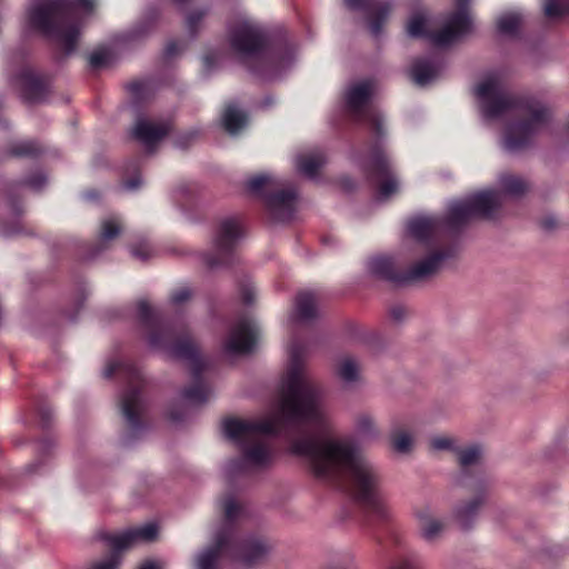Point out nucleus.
<instances>
[{"label":"nucleus","mask_w":569,"mask_h":569,"mask_svg":"<svg viewBox=\"0 0 569 569\" xmlns=\"http://www.w3.org/2000/svg\"><path fill=\"white\" fill-rule=\"evenodd\" d=\"M306 352L303 342L298 339L290 342L286 389L278 415L258 421L227 417L222 421L224 436L241 447L250 466L264 467L271 462L272 455L256 437L295 431L297 436L290 440V451L305 459L317 480L348 490L362 509L366 521L377 523L397 545V531L379 491L380 476L352 439L335 436L331 420L318 403L320 390L305 371Z\"/></svg>","instance_id":"nucleus-1"},{"label":"nucleus","mask_w":569,"mask_h":569,"mask_svg":"<svg viewBox=\"0 0 569 569\" xmlns=\"http://www.w3.org/2000/svg\"><path fill=\"white\" fill-rule=\"evenodd\" d=\"M137 311L151 348L167 351L174 358L188 361L192 382L182 389V398L194 405L207 402L210 396V389L203 380L207 362L200 356L190 329L184 325L174 326L166 321L162 315L156 312L144 300L138 302Z\"/></svg>","instance_id":"nucleus-2"},{"label":"nucleus","mask_w":569,"mask_h":569,"mask_svg":"<svg viewBox=\"0 0 569 569\" xmlns=\"http://www.w3.org/2000/svg\"><path fill=\"white\" fill-rule=\"evenodd\" d=\"M370 98L371 84L363 81L348 90L346 106L349 113L368 130L365 153L359 154V162L367 181L376 189L378 198L383 200L397 192L398 180L383 147L386 130L382 117L368 107Z\"/></svg>","instance_id":"nucleus-3"},{"label":"nucleus","mask_w":569,"mask_h":569,"mask_svg":"<svg viewBox=\"0 0 569 569\" xmlns=\"http://www.w3.org/2000/svg\"><path fill=\"white\" fill-rule=\"evenodd\" d=\"M476 94L482 101L483 114L488 119H497L510 110H517L522 116L505 128L503 146L510 152L528 148L535 136L550 121V109L540 100L531 96L506 93L496 78L480 82Z\"/></svg>","instance_id":"nucleus-4"},{"label":"nucleus","mask_w":569,"mask_h":569,"mask_svg":"<svg viewBox=\"0 0 569 569\" xmlns=\"http://www.w3.org/2000/svg\"><path fill=\"white\" fill-rule=\"evenodd\" d=\"M223 522L214 543L197 558V569H216L221 556L244 566H253L264 559L270 550L268 541L258 535H243L239 526L248 517L246 507L232 495L219 499Z\"/></svg>","instance_id":"nucleus-5"},{"label":"nucleus","mask_w":569,"mask_h":569,"mask_svg":"<svg viewBox=\"0 0 569 569\" xmlns=\"http://www.w3.org/2000/svg\"><path fill=\"white\" fill-rule=\"evenodd\" d=\"M229 44L251 73L271 78L291 60L293 47L287 34L272 37L257 23L243 21L228 32Z\"/></svg>","instance_id":"nucleus-6"},{"label":"nucleus","mask_w":569,"mask_h":569,"mask_svg":"<svg viewBox=\"0 0 569 569\" xmlns=\"http://www.w3.org/2000/svg\"><path fill=\"white\" fill-rule=\"evenodd\" d=\"M496 198L492 191L477 192L451 203L445 217L413 218L407 224L408 233L427 247L436 246L443 232L457 237L472 219L491 218L499 204Z\"/></svg>","instance_id":"nucleus-7"},{"label":"nucleus","mask_w":569,"mask_h":569,"mask_svg":"<svg viewBox=\"0 0 569 569\" xmlns=\"http://www.w3.org/2000/svg\"><path fill=\"white\" fill-rule=\"evenodd\" d=\"M78 9L91 12L94 0H46L28 10V22L33 30L57 41L64 54H70L80 34Z\"/></svg>","instance_id":"nucleus-8"},{"label":"nucleus","mask_w":569,"mask_h":569,"mask_svg":"<svg viewBox=\"0 0 569 569\" xmlns=\"http://www.w3.org/2000/svg\"><path fill=\"white\" fill-rule=\"evenodd\" d=\"M118 376L126 385L120 398V410L127 422L129 440L137 439L144 430V390L147 381L138 366L131 361H110L103 377L109 379Z\"/></svg>","instance_id":"nucleus-9"},{"label":"nucleus","mask_w":569,"mask_h":569,"mask_svg":"<svg viewBox=\"0 0 569 569\" xmlns=\"http://www.w3.org/2000/svg\"><path fill=\"white\" fill-rule=\"evenodd\" d=\"M458 250L459 247L456 242L446 244L407 270L398 269L391 258L379 256L369 260L368 268L371 274L381 280L396 286L411 284L432 278L439 272L446 260L457 256Z\"/></svg>","instance_id":"nucleus-10"},{"label":"nucleus","mask_w":569,"mask_h":569,"mask_svg":"<svg viewBox=\"0 0 569 569\" xmlns=\"http://www.w3.org/2000/svg\"><path fill=\"white\" fill-rule=\"evenodd\" d=\"M458 462L461 468V476L459 482L462 487L472 489L477 496L461 506L456 511L458 522L463 529H469L478 515L480 506L485 501V492L487 488V480L485 475L479 470V460L481 457V449L479 446H470L461 449L458 446Z\"/></svg>","instance_id":"nucleus-11"},{"label":"nucleus","mask_w":569,"mask_h":569,"mask_svg":"<svg viewBox=\"0 0 569 569\" xmlns=\"http://www.w3.org/2000/svg\"><path fill=\"white\" fill-rule=\"evenodd\" d=\"M282 184V181L264 173L251 177L246 183L247 191L261 198L270 218L278 222H286L292 219L297 199L295 190H276Z\"/></svg>","instance_id":"nucleus-12"},{"label":"nucleus","mask_w":569,"mask_h":569,"mask_svg":"<svg viewBox=\"0 0 569 569\" xmlns=\"http://www.w3.org/2000/svg\"><path fill=\"white\" fill-rule=\"evenodd\" d=\"M243 236V227L238 218L229 217L219 221L212 249L203 254L209 268L227 267L238 261V242Z\"/></svg>","instance_id":"nucleus-13"},{"label":"nucleus","mask_w":569,"mask_h":569,"mask_svg":"<svg viewBox=\"0 0 569 569\" xmlns=\"http://www.w3.org/2000/svg\"><path fill=\"white\" fill-rule=\"evenodd\" d=\"M12 59L20 64L19 71L12 76V80L19 87L23 100L29 103L44 100L50 91V77L36 73L26 63V53L23 51L16 53Z\"/></svg>","instance_id":"nucleus-14"},{"label":"nucleus","mask_w":569,"mask_h":569,"mask_svg":"<svg viewBox=\"0 0 569 569\" xmlns=\"http://www.w3.org/2000/svg\"><path fill=\"white\" fill-rule=\"evenodd\" d=\"M257 336L258 331L252 320L247 316H241L231 328L223 343V350L228 355L250 353L256 346Z\"/></svg>","instance_id":"nucleus-15"},{"label":"nucleus","mask_w":569,"mask_h":569,"mask_svg":"<svg viewBox=\"0 0 569 569\" xmlns=\"http://www.w3.org/2000/svg\"><path fill=\"white\" fill-rule=\"evenodd\" d=\"M345 4L350 10H361L366 13L369 30L375 37L381 33L392 9L389 0H345Z\"/></svg>","instance_id":"nucleus-16"},{"label":"nucleus","mask_w":569,"mask_h":569,"mask_svg":"<svg viewBox=\"0 0 569 569\" xmlns=\"http://www.w3.org/2000/svg\"><path fill=\"white\" fill-rule=\"evenodd\" d=\"M470 0H455L457 10L450 13L446 24L436 34V40L442 43H452L459 37L469 32L471 20L468 13Z\"/></svg>","instance_id":"nucleus-17"},{"label":"nucleus","mask_w":569,"mask_h":569,"mask_svg":"<svg viewBox=\"0 0 569 569\" xmlns=\"http://www.w3.org/2000/svg\"><path fill=\"white\" fill-rule=\"evenodd\" d=\"M158 527L156 523H147L141 527L127 530L118 536L102 533L101 539L116 549H128L138 541L151 542L156 540Z\"/></svg>","instance_id":"nucleus-18"},{"label":"nucleus","mask_w":569,"mask_h":569,"mask_svg":"<svg viewBox=\"0 0 569 569\" xmlns=\"http://www.w3.org/2000/svg\"><path fill=\"white\" fill-rule=\"evenodd\" d=\"M442 69V59L439 54L419 57L412 61L410 73L413 82L426 86L438 77Z\"/></svg>","instance_id":"nucleus-19"},{"label":"nucleus","mask_w":569,"mask_h":569,"mask_svg":"<svg viewBox=\"0 0 569 569\" xmlns=\"http://www.w3.org/2000/svg\"><path fill=\"white\" fill-rule=\"evenodd\" d=\"M498 182H499L500 191H497V190H491V191L496 193V197H497L496 199L499 204H497V208L492 212V217L483 218L485 220L495 219L497 211L502 206L501 193H503L506 196L518 198V197H522L523 194H526L530 189V184L526 179L521 178L520 176L509 173V172L501 173L499 176ZM487 191L488 190H485L483 192H487Z\"/></svg>","instance_id":"nucleus-20"},{"label":"nucleus","mask_w":569,"mask_h":569,"mask_svg":"<svg viewBox=\"0 0 569 569\" xmlns=\"http://www.w3.org/2000/svg\"><path fill=\"white\" fill-rule=\"evenodd\" d=\"M170 132V126L167 123L154 124L147 120H138L132 136L146 147L152 148L161 139H163Z\"/></svg>","instance_id":"nucleus-21"},{"label":"nucleus","mask_w":569,"mask_h":569,"mask_svg":"<svg viewBox=\"0 0 569 569\" xmlns=\"http://www.w3.org/2000/svg\"><path fill=\"white\" fill-rule=\"evenodd\" d=\"M122 230L121 223L116 218H109L101 222L99 241L89 246V253L86 259H91L103 251L107 246L106 242L116 239Z\"/></svg>","instance_id":"nucleus-22"},{"label":"nucleus","mask_w":569,"mask_h":569,"mask_svg":"<svg viewBox=\"0 0 569 569\" xmlns=\"http://www.w3.org/2000/svg\"><path fill=\"white\" fill-rule=\"evenodd\" d=\"M317 312V296L311 291H301L296 296L295 301V318L299 322H308L316 319Z\"/></svg>","instance_id":"nucleus-23"},{"label":"nucleus","mask_w":569,"mask_h":569,"mask_svg":"<svg viewBox=\"0 0 569 569\" xmlns=\"http://www.w3.org/2000/svg\"><path fill=\"white\" fill-rule=\"evenodd\" d=\"M419 528L422 538L426 541L436 540L442 532L445 525L439 519H435L429 507L421 508L417 511Z\"/></svg>","instance_id":"nucleus-24"},{"label":"nucleus","mask_w":569,"mask_h":569,"mask_svg":"<svg viewBox=\"0 0 569 569\" xmlns=\"http://www.w3.org/2000/svg\"><path fill=\"white\" fill-rule=\"evenodd\" d=\"M46 181H47L46 177L41 172L37 171V172L30 174L23 181L13 182L9 186V188L7 190V196H8L9 203H10L12 210L14 211V213L19 214L22 212L21 202L16 197V190L21 184L27 186L33 190H40L46 184Z\"/></svg>","instance_id":"nucleus-25"},{"label":"nucleus","mask_w":569,"mask_h":569,"mask_svg":"<svg viewBox=\"0 0 569 569\" xmlns=\"http://www.w3.org/2000/svg\"><path fill=\"white\" fill-rule=\"evenodd\" d=\"M247 123L244 112L238 110L233 103H228L222 113V124L230 134L238 133Z\"/></svg>","instance_id":"nucleus-26"},{"label":"nucleus","mask_w":569,"mask_h":569,"mask_svg":"<svg viewBox=\"0 0 569 569\" xmlns=\"http://www.w3.org/2000/svg\"><path fill=\"white\" fill-rule=\"evenodd\" d=\"M407 31L410 37L426 38V39L430 40L437 47H446V46L450 44V43L438 42L436 40V34L439 33V30L438 31L428 30L426 27V20L420 14H416L410 19V21L408 22V26H407Z\"/></svg>","instance_id":"nucleus-27"},{"label":"nucleus","mask_w":569,"mask_h":569,"mask_svg":"<svg viewBox=\"0 0 569 569\" xmlns=\"http://www.w3.org/2000/svg\"><path fill=\"white\" fill-rule=\"evenodd\" d=\"M325 162L326 159L321 152L302 154L297 159V169L300 173L312 179L317 177L318 171Z\"/></svg>","instance_id":"nucleus-28"},{"label":"nucleus","mask_w":569,"mask_h":569,"mask_svg":"<svg viewBox=\"0 0 569 569\" xmlns=\"http://www.w3.org/2000/svg\"><path fill=\"white\" fill-rule=\"evenodd\" d=\"M9 152L13 157L37 158L43 152V147L37 140H22L12 143Z\"/></svg>","instance_id":"nucleus-29"},{"label":"nucleus","mask_w":569,"mask_h":569,"mask_svg":"<svg viewBox=\"0 0 569 569\" xmlns=\"http://www.w3.org/2000/svg\"><path fill=\"white\" fill-rule=\"evenodd\" d=\"M122 183L127 190H136L141 184L140 160L131 159L123 169Z\"/></svg>","instance_id":"nucleus-30"},{"label":"nucleus","mask_w":569,"mask_h":569,"mask_svg":"<svg viewBox=\"0 0 569 569\" xmlns=\"http://www.w3.org/2000/svg\"><path fill=\"white\" fill-rule=\"evenodd\" d=\"M522 23V16L518 12H510L501 16L497 21L498 31L502 34L516 36Z\"/></svg>","instance_id":"nucleus-31"},{"label":"nucleus","mask_w":569,"mask_h":569,"mask_svg":"<svg viewBox=\"0 0 569 569\" xmlns=\"http://www.w3.org/2000/svg\"><path fill=\"white\" fill-rule=\"evenodd\" d=\"M543 13L549 19H558L569 14V2L567 0H546Z\"/></svg>","instance_id":"nucleus-32"},{"label":"nucleus","mask_w":569,"mask_h":569,"mask_svg":"<svg viewBox=\"0 0 569 569\" xmlns=\"http://www.w3.org/2000/svg\"><path fill=\"white\" fill-rule=\"evenodd\" d=\"M127 90L136 104H140L146 101L150 93L149 84L141 80L129 82L127 84Z\"/></svg>","instance_id":"nucleus-33"},{"label":"nucleus","mask_w":569,"mask_h":569,"mask_svg":"<svg viewBox=\"0 0 569 569\" xmlns=\"http://www.w3.org/2000/svg\"><path fill=\"white\" fill-rule=\"evenodd\" d=\"M358 373V366L352 358H345L338 367V375L346 382L357 381Z\"/></svg>","instance_id":"nucleus-34"},{"label":"nucleus","mask_w":569,"mask_h":569,"mask_svg":"<svg viewBox=\"0 0 569 569\" xmlns=\"http://www.w3.org/2000/svg\"><path fill=\"white\" fill-rule=\"evenodd\" d=\"M392 447L400 453H407L412 446V438L405 431L396 430L391 433Z\"/></svg>","instance_id":"nucleus-35"},{"label":"nucleus","mask_w":569,"mask_h":569,"mask_svg":"<svg viewBox=\"0 0 569 569\" xmlns=\"http://www.w3.org/2000/svg\"><path fill=\"white\" fill-rule=\"evenodd\" d=\"M112 550L109 557L102 561H97L92 563L90 569H118L121 563V551L123 549H116L111 547Z\"/></svg>","instance_id":"nucleus-36"},{"label":"nucleus","mask_w":569,"mask_h":569,"mask_svg":"<svg viewBox=\"0 0 569 569\" xmlns=\"http://www.w3.org/2000/svg\"><path fill=\"white\" fill-rule=\"evenodd\" d=\"M357 430L360 435L366 437H372L377 435L375 422L369 415H361L358 417Z\"/></svg>","instance_id":"nucleus-37"},{"label":"nucleus","mask_w":569,"mask_h":569,"mask_svg":"<svg viewBox=\"0 0 569 569\" xmlns=\"http://www.w3.org/2000/svg\"><path fill=\"white\" fill-rule=\"evenodd\" d=\"M431 448L435 450H449L452 452L458 451L457 441L455 438L438 436L431 439Z\"/></svg>","instance_id":"nucleus-38"},{"label":"nucleus","mask_w":569,"mask_h":569,"mask_svg":"<svg viewBox=\"0 0 569 569\" xmlns=\"http://www.w3.org/2000/svg\"><path fill=\"white\" fill-rule=\"evenodd\" d=\"M249 466V462L242 453L241 457L233 458L228 462V471L232 476L242 475L248 472Z\"/></svg>","instance_id":"nucleus-39"},{"label":"nucleus","mask_w":569,"mask_h":569,"mask_svg":"<svg viewBox=\"0 0 569 569\" xmlns=\"http://www.w3.org/2000/svg\"><path fill=\"white\" fill-rule=\"evenodd\" d=\"M37 416L39 418V425L44 430L50 428L52 422V412L51 409L42 403L37 405L36 407Z\"/></svg>","instance_id":"nucleus-40"},{"label":"nucleus","mask_w":569,"mask_h":569,"mask_svg":"<svg viewBox=\"0 0 569 569\" xmlns=\"http://www.w3.org/2000/svg\"><path fill=\"white\" fill-rule=\"evenodd\" d=\"M206 16V12L202 10H196L188 14L187 17V27L192 37H194L198 32V27Z\"/></svg>","instance_id":"nucleus-41"},{"label":"nucleus","mask_w":569,"mask_h":569,"mask_svg":"<svg viewBox=\"0 0 569 569\" xmlns=\"http://www.w3.org/2000/svg\"><path fill=\"white\" fill-rule=\"evenodd\" d=\"M192 296V291L188 287L178 288L170 295V301L174 306H179L188 301Z\"/></svg>","instance_id":"nucleus-42"},{"label":"nucleus","mask_w":569,"mask_h":569,"mask_svg":"<svg viewBox=\"0 0 569 569\" xmlns=\"http://www.w3.org/2000/svg\"><path fill=\"white\" fill-rule=\"evenodd\" d=\"M109 62V54L103 50L93 51L89 57V64L92 69L104 67Z\"/></svg>","instance_id":"nucleus-43"},{"label":"nucleus","mask_w":569,"mask_h":569,"mask_svg":"<svg viewBox=\"0 0 569 569\" xmlns=\"http://www.w3.org/2000/svg\"><path fill=\"white\" fill-rule=\"evenodd\" d=\"M390 569H421V566L417 558L406 557L392 565Z\"/></svg>","instance_id":"nucleus-44"},{"label":"nucleus","mask_w":569,"mask_h":569,"mask_svg":"<svg viewBox=\"0 0 569 569\" xmlns=\"http://www.w3.org/2000/svg\"><path fill=\"white\" fill-rule=\"evenodd\" d=\"M133 257L147 261L151 257V248L148 243H140L131 248Z\"/></svg>","instance_id":"nucleus-45"},{"label":"nucleus","mask_w":569,"mask_h":569,"mask_svg":"<svg viewBox=\"0 0 569 569\" xmlns=\"http://www.w3.org/2000/svg\"><path fill=\"white\" fill-rule=\"evenodd\" d=\"M240 297H241V301L249 306L253 302L254 300V290L252 287L250 286H241L240 288Z\"/></svg>","instance_id":"nucleus-46"},{"label":"nucleus","mask_w":569,"mask_h":569,"mask_svg":"<svg viewBox=\"0 0 569 569\" xmlns=\"http://www.w3.org/2000/svg\"><path fill=\"white\" fill-rule=\"evenodd\" d=\"M406 315H407V309L402 305H395V306H391L390 309H389V316L395 321L402 320Z\"/></svg>","instance_id":"nucleus-47"},{"label":"nucleus","mask_w":569,"mask_h":569,"mask_svg":"<svg viewBox=\"0 0 569 569\" xmlns=\"http://www.w3.org/2000/svg\"><path fill=\"white\" fill-rule=\"evenodd\" d=\"M180 51V46L177 41H170L167 43V46L164 47V58L166 59H171L172 57H174L178 52Z\"/></svg>","instance_id":"nucleus-48"},{"label":"nucleus","mask_w":569,"mask_h":569,"mask_svg":"<svg viewBox=\"0 0 569 569\" xmlns=\"http://www.w3.org/2000/svg\"><path fill=\"white\" fill-rule=\"evenodd\" d=\"M539 224L543 230L550 231L558 226V221L555 217L547 216L540 219Z\"/></svg>","instance_id":"nucleus-49"},{"label":"nucleus","mask_w":569,"mask_h":569,"mask_svg":"<svg viewBox=\"0 0 569 569\" xmlns=\"http://www.w3.org/2000/svg\"><path fill=\"white\" fill-rule=\"evenodd\" d=\"M138 569H161V566L156 561H146Z\"/></svg>","instance_id":"nucleus-50"},{"label":"nucleus","mask_w":569,"mask_h":569,"mask_svg":"<svg viewBox=\"0 0 569 569\" xmlns=\"http://www.w3.org/2000/svg\"><path fill=\"white\" fill-rule=\"evenodd\" d=\"M2 232H3L4 236L18 234V233L21 232V228L17 224V226H13L10 229L3 228Z\"/></svg>","instance_id":"nucleus-51"},{"label":"nucleus","mask_w":569,"mask_h":569,"mask_svg":"<svg viewBox=\"0 0 569 569\" xmlns=\"http://www.w3.org/2000/svg\"><path fill=\"white\" fill-rule=\"evenodd\" d=\"M169 419L174 422H180V421H182V415L177 410H170Z\"/></svg>","instance_id":"nucleus-52"},{"label":"nucleus","mask_w":569,"mask_h":569,"mask_svg":"<svg viewBox=\"0 0 569 569\" xmlns=\"http://www.w3.org/2000/svg\"><path fill=\"white\" fill-rule=\"evenodd\" d=\"M214 57L212 54H206L203 57V63L207 68H211L214 64Z\"/></svg>","instance_id":"nucleus-53"},{"label":"nucleus","mask_w":569,"mask_h":569,"mask_svg":"<svg viewBox=\"0 0 569 569\" xmlns=\"http://www.w3.org/2000/svg\"><path fill=\"white\" fill-rule=\"evenodd\" d=\"M52 446V442L49 438H43L41 440V449L49 450V448Z\"/></svg>","instance_id":"nucleus-54"},{"label":"nucleus","mask_w":569,"mask_h":569,"mask_svg":"<svg viewBox=\"0 0 569 569\" xmlns=\"http://www.w3.org/2000/svg\"><path fill=\"white\" fill-rule=\"evenodd\" d=\"M86 197H87L88 199H96V198L98 197V194H97L94 191H88V192L86 193Z\"/></svg>","instance_id":"nucleus-55"},{"label":"nucleus","mask_w":569,"mask_h":569,"mask_svg":"<svg viewBox=\"0 0 569 569\" xmlns=\"http://www.w3.org/2000/svg\"><path fill=\"white\" fill-rule=\"evenodd\" d=\"M376 539H377L379 542H381L382 537H381V535H380L379 532H377V533H376Z\"/></svg>","instance_id":"nucleus-56"},{"label":"nucleus","mask_w":569,"mask_h":569,"mask_svg":"<svg viewBox=\"0 0 569 569\" xmlns=\"http://www.w3.org/2000/svg\"><path fill=\"white\" fill-rule=\"evenodd\" d=\"M193 137H194V133H189V134H188V137H187V139H188V140H191V139H193Z\"/></svg>","instance_id":"nucleus-57"}]
</instances>
